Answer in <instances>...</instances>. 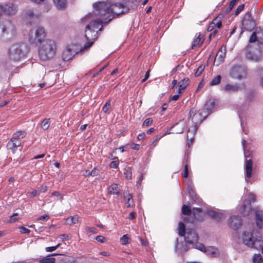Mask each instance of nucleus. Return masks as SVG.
Returning a JSON list of instances; mask_svg holds the SVG:
<instances>
[{
  "label": "nucleus",
  "instance_id": "f257e3e1",
  "mask_svg": "<svg viewBox=\"0 0 263 263\" xmlns=\"http://www.w3.org/2000/svg\"><path fill=\"white\" fill-rule=\"evenodd\" d=\"M93 11L92 14L85 17L88 19L93 16L99 17L104 23L110 21L115 16L124 13V6L121 4L111 5L109 2H98L93 5Z\"/></svg>",
  "mask_w": 263,
  "mask_h": 263
},
{
  "label": "nucleus",
  "instance_id": "f03ea898",
  "mask_svg": "<svg viewBox=\"0 0 263 263\" xmlns=\"http://www.w3.org/2000/svg\"><path fill=\"white\" fill-rule=\"evenodd\" d=\"M212 105L213 103L209 101L205 104L204 108L200 110L198 113H195L196 110L194 108L190 110L189 112V118H191L192 114H193L192 121L195 124V126L193 127L192 129L190 128L188 130L186 137L189 141H191L192 142L193 139L194 133L197 130V125L200 124L210 114V109L208 106H212Z\"/></svg>",
  "mask_w": 263,
  "mask_h": 263
},
{
  "label": "nucleus",
  "instance_id": "7ed1b4c3",
  "mask_svg": "<svg viewBox=\"0 0 263 263\" xmlns=\"http://www.w3.org/2000/svg\"><path fill=\"white\" fill-rule=\"evenodd\" d=\"M57 44L54 40L45 39L39 47V54L41 60L47 61L52 58L56 54Z\"/></svg>",
  "mask_w": 263,
  "mask_h": 263
},
{
  "label": "nucleus",
  "instance_id": "20e7f679",
  "mask_svg": "<svg viewBox=\"0 0 263 263\" xmlns=\"http://www.w3.org/2000/svg\"><path fill=\"white\" fill-rule=\"evenodd\" d=\"M99 17L96 18L95 21H92L90 24L86 27L85 36L88 42L85 45L84 48L87 49L92 44L94 40L96 38L98 30H101L99 28V26L104 23Z\"/></svg>",
  "mask_w": 263,
  "mask_h": 263
},
{
  "label": "nucleus",
  "instance_id": "39448f33",
  "mask_svg": "<svg viewBox=\"0 0 263 263\" xmlns=\"http://www.w3.org/2000/svg\"><path fill=\"white\" fill-rule=\"evenodd\" d=\"M16 35L15 26L9 20L0 23V40L9 41L14 39Z\"/></svg>",
  "mask_w": 263,
  "mask_h": 263
},
{
  "label": "nucleus",
  "instance_id": "423d86ee",
  "mask_svg": "<svg viewBox=\"0 0 263 263\" xmlns=\"http://www.w3.org/2000/svg\"><path fill=\"white\" fill-rule=\"evenodd\" d=\"M26 49V46L25 44L14 43L9 49V56L14 61H19L25 55Z\"/></svg>",
  "mask_w": 263,
  "mask_h": 263
},
{
  "label": "nucleus",
  "instance_id": "0eeeda50",
  "mask_svg": "<svg viewBox=\"0 0 263 263\" xmlns=\"http://www.w3.org/2000/svg\"><path fill=\"white\" fill-rule=\"evenodd\" d=\"M241 240L243 243L247 247L257 250L260 249L263 245V241L261 238L254 239L252 233L247 231L242 233Z\"/></svg>",
  "mask_w": 263,
  "mask_h": 263
},
{
  "label": "nucleus",
  "instance_id": "6e6552de",
  "mask_svg": "<svg viewBox=\"0 0 263 263\" xmlns=\"http://www.w3.org/2000/svg\"><path fill=\"white\" fill-rule=\"evenodd\" d=\"M185 240L189 244L192 245L193 248L196 249V245L198 244H201L198 242V236L196 232L193 229L187 230L184 235Z\"/></svg>",
  "mask_w": 263,
  "mask_h": 263
},
{
  "label": "nucleus",
  "instance_id": "1a4fd4ad",
  "mask_svg": "<svg viewBox=\"0 0 263 263\" xmlns=\"http://www.w3.org/2000/svg\"><path fill=\"white\" fill-rule=\"evenodd\" d=\"M44 29L42 27H37L34 30H31L30 34V40L32 42H37L41 43L45 37Z\"/></svg>",
  "mask_w": 263,
  "mask_h": 263
},
{
  "label": "nucleus",
  "instance_id": "9d476101",
  "mask_svg": "<svg viewBox=\"0 0 263 263\" xmlns=\"http://www.w3.org/2000/svg\"><path fill=\"white\" fill-rule=\"evenodd\" d=\"M246 72L245 68L240 65H235L230 71V76L235 79L241 80L245 78Z\"/></svg>",
  "mask_w": 263,
  "mask_h": 263
},
{
  "label": "nucleus",
  "instance_id": "9b49d317",
  "mask_svg": "<svg viewBox=\"0 0 263 263\" xmlns=\"http://www.w3.org/2000/svg\"><path fill=\"white\" fill-rule=\"evenodd\" d=\"M196 249L203 252L206 253L208 255L213 257H217L219 255V251L217 248L213 246H209L205 247L202 243L198 244L196 246Z\"/></svg>",
  "mask_w": 263,
  "mask_h": 263
},
{
  "label": "nucleus",
  "instance_id": "f8f14e48",
  "mask_svg": "<svg viewBox=\"0 0 263 263\" xmlns=\"http://www.w3.org/2000/svg\"><path fill=\"white\" fill-rule=\"evenodd\" d=\"M22 16L25 21L30 24L35 22L39 18V15L34 13L32 9H25L23 13Z\"/></svg>",
  "mask_w": 263,
  "mask_h": 263
},
{
  "label": "nucleus",
  "instance_id": "ddd939ff",
  "mask_svg": "<svg viewBox=\"0 0 263 263\" xmlns=\"http://www.w3.org/2000/svg\"><path fill=\"white\" fill-rule=\"evenodd\" d=\"M256 197L253 194H250L249 199L245 200L243 204L242 209L240 210V212L244 215H248L251 211V204L255 201Z\"/></svg>",
  "mask_w": 263,
  "mask_h": 263
},
{
  "label": "nucleus",
  "instance_id": "4468645a",
  "mask_svg": "<svg viewBox=\"0 0 263 263\" xmlns=\"http://www.w3.org/2000/svg\"><path fill=\"white\" fill-rule=\"evenodd\" d=\"M229 227L234 230L239 229L242 225L241 219L240 217L233 216L230 217L228 221Z\"/></svg>",
  "mask_w": 263,
  "mask_h": 263
},
{
  "label": "nucleus",
  "instance_id": "2eb2a0df",
  "mask_svg": "<svg viewBox=\"0 0 263 263\" xmlns=\"http://www.w3.org/2000/svg\"><path fill=\"white\" fill-rule=\"evenodd\" d=\"M4 13L8 15H13L17 11V6L13 3H9L4 6Z\"/></svg>",
  "mask_w": 263,
  "mask_h": 263
},
{
  "label": "nucleus",
  "instance_id": "dca6fc26",
  "mask_svg": "<svg viewBox=\"0 0 263 263\" xmlns=\"http://www.w3.org/2000/svg\"><path fill=\"white\" fill-rule=\"evenodd\" d=\"M226 57V52L224 51H223L222 48H220L218 51L216 55L215 56L214 65L218 66L220 64H221L222 62H223L224 59Z\"/></svg>",
  "mask_w": 263,
  "mask_h": 263
},
{
  "label": "nucleus",
  "instance_id": "f3484780",
  "mask_svg": "<svg viewBox=\"0 0 263 263\" xmlns=\"http://www.w3.org/2000/svg\"><path fill=\"white\" fill-rule=\"evenodd\" d=\"M76 53V51L72 48L67 47L63 52L62 59L65 61H68L71 60Z\"/></svg>",
  "mask_w": 263,
  "mask_h": 263
},
{
  "label": "nucleus",
  "instance_id": "a211bd4d",
  "mask_svg": "<svg viewBox=\"0 0 263 263\" xmlns=\"http://www.w3.org/2000/svg\"><path fill=\"white\" fill-rule=\"evenodd\" d=\"M242 26L244 28L248 31H252L255 27V24L254 22L248 16V18L245 17L242 21Z\"/></svg>",
  "mask_w": 263,
  "mask_h": 263
},
{
  "label": "nucleus",
  "instance_id": "6ab92c4d",
  "mask_svg": "<svg viewBox=\"0 0 263 263\" xmlns=\"http://www.w3.org/2000/svg\"><path fill=\"white\" fill-rule=\"evenodd\" d=\"M252 162L250 160L246 161L245 171H246V177L245 179L247 182L250 181V179L252 176Z\"/></svg>",
  "mask_w": 263,
  "mask_h": 263
},
{
  "label": "nucleus",
  "instance_id": "aec40b11",
  "mask_svg": "<svg viewBox=\"0 0 263 263\" xmlns=\"http://www.w3.org/2000/svg\"><path fill=\"white\" fill-rule=\"evenodd\" d=\"M21 145V141L14 140L11 138L7 144V148L8 149L11 150L12 152L14 154L16 152V148L20 147Z\"/></svg>",
  "mask_w": 263,
  "mask_h": 263
},
{
  "label": "nucleus",
  "instance_id": "412c9836",
  "mask_svg": "<svg viewBox=\"0 0 263 263\" xmlns=\"http://www.w3.org/2000/svg\"><path fill=\"white\" fill-rule=\"evenodd\" d=\"M204 40V39L200 33L197 34L196 35V37L193 41L191 46L192 49H194L195 47H199L200 45H201Z\"/></svg>",
  "mask_w": 263,
  "mask_h": 263
},
{
  "label": "nucleus",
  "instance_id": "4be33fe9",
  "mask_svg": "<svg viewBox=\"0 0 263 263\" xmlns=\"http://www.w3.org/2000/svg\"><path fill=\"white\" fill-rule=\"evenodd\" d=\"M249 41L250 43H253L257 41L260 43H263V32H253L251 35Z\"/></svg>",
  "mask_w": 263,
  "mask_h": 263
},
{
  "label": "nucleus",
  "instance_id": "5701e85b",
  "mask_svg": "<svg viewBox=\"0 0 263 263\" xmlns=\"http://www.w3.org/2000/svg\"><path fill=\"white\" fill-rule=\"evenodd\" d=\"M260 55V52L258 49L256 50L253 53L251 51H249L246 54V57L248 59L254 62L258 61Z\"/></svg>",
  "mask_w": 263,
  "mask_h": 263
},
{
  "label": "nucleus",
  "instance_id": "b1692460",
  "mask_svg": "<svg viewBox=\"0 0 263 263\" xmlns=\"http://www.w3.org/2000/svg\"><path fill=\"white\" fill-rule=\"evenodd\" d=\"M256 225L259 229L262 228V221H263V213L262 212L258 210L255 211Z\"/></svg>",
  "mask_w": 263,
  "mask_h": 263
},
{
  "label": "nucleus",
  "instance_id": "393cba45",
  "mask_svg": "<svg viewBox=\"0 0 263 263\" xmlns=\"http://www.w3.org/2000/svg\"><path fill=\"white\" fill-rule=\"evenodd\" d=\"M239 86L237 84H227L223 87V90L227 92H232L238 91Z\"/></svg>",
  "mask_w": 263,
  "mask_h": 263
},
{
  "label": "nucleus",
  "instance_id": "a878e982",
  "mask_svg": "<svg viewBox=\"0 0 263 263\" xmlns=\"http://www.w3.org/2000/svg\"><path fill=\"white\" fill-rule=\"evenodd\" d=\"M54 5L59 10H64L67 6L66 0H53Z\"/></svg>",
  "mask_w": 263,
  "mask_h": 263
},
{
  "label": "nucleus",
  "instance_id": "bb28decb",
  "mask_svg": "<svg viewBox=\"0 0 263 263\" xmlns=\"http://www.w3.org/2000/svg\"><path fill=\"white\" fill-rule=\"evenodd\" d=\"M26 135V133L23 131H17L14 133L13 135L12 139L14 140H20L25 137Z\"/></svg>",
  "mask_w": 263,
  "mask_h": 263
},
{
  "label": "nucleus",
  "instance_id": "cd10ccee",
  "mask_svg": "<svg viewBox=\"0 0 263 263\" xmlns=\"http://www.w3.org/2000/svg\"><path fill=\"white\" fill-rule=\"evenodd\" d=\"M173 127L176 133L181 134L184 131V124L183 122H180L175 125Z\"/></svg>",
  "mask_w": 263,
  "mask_h": 263
},
{
  "label": "nucleus",
  "instance_id": "c85d7f7f",
  "mask_svg": "<svg viewBox=\"0 0 263 263\" xmlns=\"http://www.w3.org/2000/svg\"><path fill=\"white\" fill-rule=\"evenodd\" d=\"M208 214L212 218L215 219L217 220H220L222 218L223 215L221 213H217L214 211H209Z\"/></svg>",
  "mask_w": 263,
  "mask_h": 263
},
{
  "label": "nucleus",
  "instance_id": "c756f323",
  "mask_svg": "<svg viewBox=\"0 0 263 263\" xmlns=\"http://www.w3.org/2000/svg\"><path fill=\"white\" fill-rule=\"evenodd\" d=\"M125 199L126 200V204L128 208L132 207L134 205V200L130 194H128L125 196Z\"/></svg>",
  "mask_w": 263,
  "mask_h": 263
},
{
  "label": "nucleus",
  "instance_id": "7c9ffc66",
  "mask_svg": "<svg viewBox=\"0 0 263 263\" xmlns=\"http://www.w3.org/2000/svg\"><path fill=\"white\" fill-rule=\"evenodd\" d=\"M189 79L188 78H184L178 83L179 87L185 90V89L189 85Z\"/></svg>",
  "mask_w": 263,
  "mask_h": 263
},
{
  "label": "nucleus",
  "instance_id": "2f4dec72",
  "mask_svg": "<svg viewBox=\"0 0 263 263\" xmlns=\"http://www.w3.org/2000/svg\"><path fill=\"white\" fill-rule=\"evenodd\" d=\"M253 263H263L262 258L260 254H255L252 258Z\"/></svg>",
  "mask_w": 263,
  "mask_h": 263
},
{
  "label": "nucleus",
  "instance_id": "473e14b6",
  "mask_svg": "<svg viewBox=\"0 0 263 263\" xmlns=\"http://www.w3.org/2000/svg\"><path fill=\"white\" fill-rule=\"evenodd\" d=\"M50 124L49 119H45L41 123V127L44 130L47 129Z\"/></svg>",
  "mask_w": 263,
  "mask_h": 263
},
{
  "label": "nucleus",
  "instance_id": "72a5a7b5",
  "mask_svg": "<svg viewBox=\"0 0 263 263\" xmlns=\"http://www.w3.org/2000/svg\"><path fill=\"white\" fill-rule=\"evenodd\" d=\"M118 188L117 184H113L111 185L108 188V192L110 194L119 195L120 193L118 191L115 192Z\"/></svg>",
  "mask_w": 263,
  "mask_h": 263
},
{
  "label": "nucleus",
  "instance_id": "f704fd0d",
  "mask_svg": "<svg viewBox=\"0 0 263 263\" xmlns=\"http://www.w3.org/2000/svg\"><path fill=\"white\" fill-rule=\"evenodd\" d=\"M215 27L214 26V25H213V24H212V23L211 22V23L209 24V26H208V28H207V30H208V31H209V32H211V31H213V34H212V33H211V34H210V35H209V37H210V39L211 38V37H212V35H213L214 36V35L217 33V29H215Z\"/></svg>",
  "mask_w": 263,
  "mask_h": 263
},
{
  "label": "nucleus",
  "instance_id": "c9c22d12",
  "mask_svg": "<svg viewBox=\"0 0 263 263\" xmlns=\"http://www.w3.org/2000/svg\"><path fill=\"white\" fill-rule=\"evenodd\" d=\"M178 234L181 236H183L185 235V226L182 222H179V223Z\"/></svg>",
  "mask_w": 263,
  "mask_h": 263
},
{
  "label": "nucleus",
  "instance_id": "e433bc0d",
  "mask_svg": "<svg viewBox=\"0 0 263 263\" xmlns=\"http://www.w3.org/2000/svg\"><path fill=\"white\" fill-rule=\"evenodd\" d=\"M187 191L189 194L191 198H192L194 200H196L198 198L197 195L196 194L195 192L193 191V190L192 189L191 186H187Z\"/></svg>",
  "mask_w": 263,
  "mask_h": 263
},
{
  "label": "nucleus",
  "instance_id": "4c0bfd02",
  "mask_svg": "<svg viewBox=\"0 0 263 263\" xmlns=\"http://www.w3.org/2000/svg\"><path fill=\"white\" fill-rule=\"evenodd\" d=\"M221 77L220 75H217L210 82L211 86H214L219 84L221 81Z\"/></svg>",
  "mask_w": 263,
  "mask_h": 263
},
{
  "label": "nucleus",
  "instance_id": "58836bf2",
  "mask_svg": "<svg viewBox=\"0 0 263 263\" xmlns=\"http://www.w3.org/2000/svg\"><path fill=\"white\" fill-rule=\"evenodd\" d=\"M212 23L214 25V26L215 27V28L216 27L218 29L220 28L222 26L221 20L219 17H216V18H214L212 21Z\"/></svg>",
  "mask_w": 263,
  "mask_h": 263
},
{
  "label": "nucleus",
  "instance_id": "ea45409f",
  "mask_svg": "<svg viewBox=\"0 0 263 263\" xmlns=\"http://www.w3.org/2000/svg\"><path fill=\"white\" fill-rule=\"evenodd\" d=\"M78 217L76 216L68 218L66 221L67 224H70V225L72 224L76 223L77 222H78Z\"/></svg>",
  "mask_w": 263,
  "mask_h": 263
},
{
  "label": "nucleus",
  "instance_id": "a19ab883",
  "mask_svg": "<svg viewBox=\"0 0 263 263\" xmlns=\"http://www.w3.org/2000/svg\"><path fill=\"white\" fill-rule=\"evenodd\" d=\"M55 259L52 257H45L40 260V263H54Z\"/></svg>",
  "mask_w": 263,
  "mask_h": 263
},
{
  "label": "nucleus",
  "instance_id": "79ce46f5",
  "mask_svg": "<svg viewBox=\"0 0 263 263\" xmlns=\"http://www.w3.org/2000/svg\"><path fill=\"white\" fill-rule=\"evenodd\" d=\"M182 212L184 215H189L191 213V207L183 205L182 207Z\"/></svg>",
  "mask_w": 263,
  "mask_h": 263
},
{
  "label": "nucleus",
  "instance_id": "37998d69",
  "mask_svg": "<svg viewBox=\"0 0 263 263\" xmlns=\"http://www.w3.org/2000/svg\"><path fill=\"white\" fill-rule=\"evenodd\" d=\"M111 107V104H110V101H108L105 104V105H104V106L102 108V111L105 112V113H106L107 112L108 110H109L110 109Z\"/></svg>",
  "mask_w": 263,
  "mask_h": 263
},
{
  "label": "nucleus",
  "instance_id": "c03bdc74",
  "mask_svg": "<svg viewBox=\"0 0 263 263\" xmlns=\"http://www.w3.org/2000/svg\"><path fill=\"white\" fill-rule=\"evenodd\" d=\"M204 69V66H203L202 65L200 66L197 68V69L195 73V76L196 77H198L199 76H200L201 74V73H202V72L203 71Z\"/></svg>",
  "mask_w": 263,
  "mask_h": 263
},
{
  "label": "nucleus",
  "instance_id": "a18cd8bd",
  "mask_svg": "<svg viewBox=\"0 0 263 263\" xmlns=\"http://www.w3.org/2000/svg\"><path fill=\"white\" fill-rule=\"evenodd\" d=\"M153 120L152 118L146 119L143 123V126H148L152 124Z\"/></svg>",
  "mask_w": 263,
  "mask_h": 263
},
{
  "label": "nucleus",
  "instance_id": "49530a36",
  "mask_svg": "<svg viewBox=\"0 0 263 263\" xmlns=\"http://www.w3.org/2000/svg\"><path fill=\"white\" fill-rule=\"evenodd\" d=\"M60 245L61 243H58L55 246L46 247L45 250L47 252H52L55 250L58 247L60 246Z\"/></svg>",
  "mask_w": 263,
  "mask_h": 263
},
{
  "label": "nucleus",
  "instance_id": "de8ad7c7",
  "mask_svg": "<svg viewBox=\"0 0 263 263\" xmlns=\"http://www.w3.org/2000/svg\"><path fill=\"white\" fill-rule=\"evenodd\" d=\"M124 176L127 179H131L132 177V173L129 170H126L124 172Z\"/></svg>",
  "mask_w": 263,
  "mask_h": 263
},
{
  "label": "nucleus",
  "instance_id": "09e8293b",
  "mask_svg": "<svg viewBox=\"0 0 263 263\" xmlns=\"http://www.w3.org/2000/svg\"><path fill=\"white\" fill-rule=\"evenodd\" d=\"M120 240L122 245H126L128 243V238L126 235L123 236L121 238Z\"/></svg>",
  "mask_w": 263,
  "mask_h": 263
},
{
  "label": "nucleus",
  "instance_id": "8fccbe9b",
  "mask_svg": "<svg viewBox=\"0 0 263 263\" xmlns=\"http://www.w3.org/2000/svg\"><path fill=\"white\" fill-rule=\"evenodd\" d=\"M70 236L67 234H62L59 236V238L62 240L64 241L68 240L70 238Z\"/></svg>",
  "mask_w": 263,
  "mask_h": 263
},
{
  "label": "nucleus",
  "instance_id": "3c124183",
  "mask_svg": "<svg viewBox=\"0 0 263 263\" xmlns=\"http://www.w3.org/2000/svg\"><path fill=\"white\" fill-rule=\"evenodd\" d=\"M52 196L57 197L59 199L62 200L63 199L62 195L58 192H54L51 194Z\"/></svg>",
  "mask_w": 263,
  "mask_h": 263
},
{
  "label": "nucleus",
  "instance_id": "603ef678",
  "mask_svg": "<svg viewBox=\"0 0 263 263\" xmlns=\"http://www.w3.org/2000/svg\"><path fill=\"white\" fill-rule=\"evenodd\" d=\"M119 165V162L117 161H112L110 164V167L111 168H117Z\"/></svg>",
  "mask_w": 263,
  "mask_h": 263
},
{
  "label": "nucleus",
  "instance_id": "864d4df0",
  "mask_svg": "<svg viewBox=\"0 0 263 263\" xmlns=\"http://www.w3.org/2000/svg\"><path fill=\"white\" fill-rule=\"evenodd\" d=\"M201 212V210L199 208H193L192 210V213L194 214L195 217H196L197 215H198L199 213Z\"/></svg>",
  "mask_w": 263,
  "mask_h": 263
},
{
  "label": "nucleus",
  "instance_id": "5fc2aeb1",
  "mask_svg": "<svg viewBox=\"0 0 263 263\" xmlns=\"http://www.w3.org/2000/svg\"><path fill=\"white\" fill-rule=\"evenodd\" d=\"M20 232L23 234H29L30 231L25 227H21L20 228Z\"/></svg>",
  "mask_w": 263,
  "mask_h": 263
},
{
  "label": "nucleus",
  "instance_id": "6e6d98bb",
  "mask_svg": "<svg viewBox=\"0 0 263 263\" xmlns=\"http://www.w3.org/2000/svg\"><path fill=\"white\" fill-rule=\"evenodd\" d=\"M244 8V5H239L235 11L236 15L238 14Z\"/></svg>",
  "mask_w": 263,
  "mask_h": 263
},
{
  "label": "nucleus",
  "instance_id": "4d7b16f0",
  "mask_svg": "<svg viewBox=\"0 0 263 263\" xmlns=\"http://www.w3.org/2000/svg\"><path fill=\"white\" fill-rule=\"evenodd\" d=\"M187 164H185L184 166V173L182 174V176L184 178H186L188 176V168Z\"/></svg>",
  "mask_w": 263,
  "mask_h": 263
},
{
  "label": "nucleus",
  "instance_id": "13d9d810",
  "mask_svg": "<svg viewBox=\"0 0 263 263\" xmlns=\"http://www.w3.org/2000/svg\"><path fill=\"white\" fill-rule=\"evenodd\" d=\"M96 240H97L98 242L103 243L104 241V240L105 239V237L101 235L97 236L96 238Z\"/></svg>",
  "mask_w": 263,
  "mask_h": 263
},
{
  "label": "nucleus",
  "instance_id": "bf43d9fd",
  "mask_svg": "<svg viewBox=\"0 0 263 263\" xmlns=\"http://www.w3.org/2000/svg\"><path fill=\"white\" fill-rule=\"evenodd\" d=\"M87 230L89 232L92 233L94 234L97 233V229L93 227H88L87 228Z\"/></svg>",
  "mask_w": 263,
  "mask_h": 263
},
{
  "label": "nucleus",
  "instance_id": "052dcab7",
  "mask_svg": "<svg viewBox=\"0 0 263 263\" xmlns=\"http://www.w3.org/2000/svg\"><path fill=\"white\" fill-rule=\"evenodd\" d=\"M40 193L39 191L34 190L32 192H30V196L33 197H35V196L39 195L40 194Z\"/></svg>",
  "mask_w": 263,
  "mask_h": 263
},
{
  "label": "nucleus",
  "instance_id": "680f3d73",
  "mask_svg": "<svg viewBox=\"0 0 263 263\" xmlns=\"http://www.w3.org/2000/svg\"><path fill=\"white\" fill-rule=\"evenodd\" d=\"M149 72H150V70H148L146 71V73H145V77L144 79H143L142 80H141V82L142 83H143L145 81L147 80V79L149 78Z\"/></svg>",
  "mask_w": 263,
  "mask_h": 263
},
{
  "label": "nucleus",
  "instance_id": "e2e57ef3",
  "mask_svg": "<svg viewBox=\"0 0 263 263\" xmlns=\"http://www.w3.org/2000/svg\"><path fill=\"white\" fill-rule=\"evenodd\" d=\"M238 1V0H232L229 5L230 9H232Z\"/></svg>",
  "mask_w": 263,
  "mask_h": 263
},
{
  "label": "nucleus",
  "instance_id": "0e129e2a",
  "mask_svg": "<svg viewBox=\"0 0 263 263\" xmlns=\"http://www.w3.org/2000/svg\"><path fill=\"white\" fill-rule=\"evenodd\" d=\"M47 189H48V187L46 185H42L40 188L39 192H40V193L45 192L47 191Z\"/></svg>",
  "mask_w": 263,
  "mask_h": 263
},
{
  "label": "nucleus",
  "instance_id": "69168bd1",
  "mask_svg": "<svg viewBox=\"0 0 263 263\" xmlns=\"http://www.w3.org/2000/svg\"><path fill=\"white\" fill-rule=\"evenodd\" d=\"M49 219V216L47 215H44L37 218V220H47Z\"/></svg>",
  "mask_w": 263,
  "mask_h": 263
},
{
  "label": "nucleus",
  "instance_id": "338daca9",
  "mask_svg": "<svg viewBox=\"0 0 263 263\" xmlns=\"http://www.w3.org/2000/svg\"><path fill=\"white\" fill-rule=\"evenodd\" d=\"M179 95H175L174 96H173L171 98H170V100H172V101H176L178 99H179Z\"/></svg>",
  "mask_w": 263,
  "mask_h": 263
},
{
  "label": "nucleus",
  "instance_id": "774afa93",
  "mask_svg": "<svg viewBox=\"0 0 263 263\" xmlns=\"http://www.w3.org/2000/svg\"><path fill=\"white\" fill-rule=\"evenodd\" d=\"M140 145L137 144H133L131 148L134 150H138L139 149Z\"/></svg>",
  "mask_w": 263,
  "mask_h": 263
}]
</instances>
